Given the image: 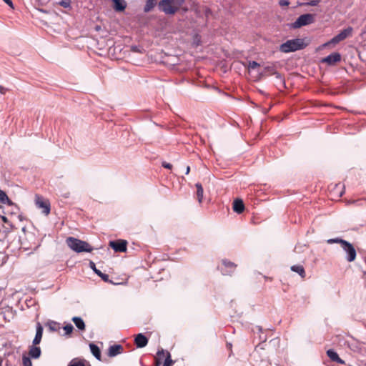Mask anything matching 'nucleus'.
Instances as JSON below:
<instances>
[{"mask_svg": "<svg viewBox=\"0 0 366 366\" xmlns=\"http://www.w3.org/2000/svg\"><path fill=\"white\" fill-rule=\"evenodd\" d=\"M184 2L185 0H161L158 4V9L167 15H174Z\"/></svg>", "mask_w": 366, "mask_h": 366, "instance_id": "f257e3e1", "label": "nucleus"}, {"mask_svg": "<svg viewBox=\"0 0 366 366\" xmlns=\"http://www.w3.org/2000/svg\"><path fill=\"white\" fill-rule=\"evenodd\" d=\"M307 46L303 39H293L287 40L280 46V51L282 53H290L302 50Z\"/></svg>", "mask_w": 366, "mask_h": 366, "instance_id": "f03ea898", "label": "nucleus"}, {"mask_svg": "<svg viewBox=\"0 0 366 366\" xmlns=\"http://www.w3.org/2000/svg\"><path fill=\"white\" fill-rule=\"evenodd\" d=\"M66 241L68 247L77 253L91 252L94 249L88 242L73 237H67Z\"/></svg>", "mask_w": 366, "mask_h": 366, "instance_id": "7ed1b4c3", "label": "nucleus"}, {"mask_svg": "<svg viewBox=\"0 0 366 366\" xmlns=\"http://www.w3.org/2000/svg\"><path fill=\"white\" fill-rule=\"evenodd\" d=\"M315 21V16L312 14H305L300 15L295 22L290 25L292 29H298L304 26H307Z\"/></svg>", "mask_w": 366, "mask_h": 366, "instance_id": "20e7f679", "label": "nucleus"}, {"mask_svg": "<svg viewBox=\"0 0 366 366\" xmlns=\"http://www.w3.org/2000/svg\"><path fill=\"white\" fill-rule=\"evenodd\" d=\"M352 28L351 26H348L347 28L342 30L338 34L335 35L333 38L331 39V40L324 44L325 46H328L330 44H336L350 36L352 35Z\"/></svg>", "mask_w": 366, "mask_h": 366, "instance_id": "39448f33", "label": "nucleus"}, {"mask_svg": "<svg viewBox=\"0 0 366 366\" xmlns=\"http://www.w3.org/2000/svg\"><path fill=\"white\" fill-rule=\"evenodd\" d=\"M341 247L346 254L345 259L347 261L349 262L355 261L357 256V252L353 244L345 241Z\"/></svg>", "mask_w": 366, "mask_h": 366, "instance_id": "423d86ee", "label": "nucleus"}, {"mask_svg": "<svg viewBox=\"0 0 366 366\" xmlns=\"http://www.w3.org/2000/svg\"><path fill=\"white\" fill-rule=\"evenodd\" d=\"M35 204L36 206L42 209V213L47 215L50 212V203L48 200L44 199L42 197L39 195H36L35 197Z\"/></svg>", "mask_w": 366, "mask_h": 366, "instance_id": "0eeeda50", "label": "nucleus"}, {"mask_svg": "<svg viewBox=\"0 0 366 366\" xmlns=\"http://www.w3.org/2000/svg\"><path fill=\"white\" fill-rule=\"evenodd\" d=\"M222 264L224 268L222 267L221 271L224 275L231 274L237 267L236 264L226 259H222Z\"/></svg>", "mask_w": 366, "mask_h": 366, "instance_id": "6e6552de", "label": "nucleus"}, {"mask_svg": "<svg viewBox=\"0 0 366 366\" xmlns=\"http://www.w3.org/2000/svg\"><path fill=\"white\" fill-rule=\"evenodd\" d=\"M109 245L115 252H124L127 250V242L125 240L111 241Z\"/></svg>", "mask_w": 366, "mask_h": 366, "instance_id": "1a4fd4ad", "label": "nucleus"}, {"mask_svg": "<svg viewBox=\"0 0 366 366\" xmlns=\"http://www.w3.org/2000/svg\"><path fill=\"white\" fill-rule=\"evenodd\" d=\"M341 55L338 52H333L322 59V62L327 63L328 65H334L337 62L340 61Z\"/></svg>", "mask_w": 366, "mask_h": 366, "instance_id": "9d476101", "label": "nucleus"}, {"mask_svg": "<svg viewBox=\"0 0 366 366\" xmlns=\"http://www.w3.org/2000/svg\"><path fill=\"white\" fill-rule=\"evenodd\" d=\"M148 338L142 333H139L135 336L134 343L138 348H142L148 344Z\"/></svg>", "mask_w": 366, "mask_h": 366, "instance_id": "9b49d317", "label": "nucleus"}, {"mask_svg": "<svg viewBox=\"0 0 366 366\" xmlns=\"http://www.w3.org/2000/svg\"><path fill=\"white\" fill-rule=\"evenodd\" d=\"M123 347L121 345H111L109 348L108 355L109 357H115L119 354L122 353Z\"/></svg>", "mask_w": 366, "mask_h": 366, "instance_id": "f8f14e48", "label": "nucleus"}, {"mask_svg": "<svg viewBox=\"0 0 366 366\" xmlns=\"http://www.w3.org/2000/svg\"><path fill=\"white\" fill-rule=\"evenodd\" d=\"M327 355L330 357V359L335 362L340 363V364H345V361L342 360L336 351H335L333 349H329L327 351Z\"/></svg>", "mask_w": 366, "mask_h": 366, "instance_id": "ddd939ff", "label": "nucleus"}, {"mask_svg": "<svg viewBox=\"0 0 366 366\" xmlns=\"http://www.w3.org/2000/svg\"><path fill=\"white\" fill-rule=\"evenodd\" d=\"M233 210L237 214H241L244 210V204L242 199H237L233 202Z\"/></svg>", "mask_w": 366, "mask_h": 366, "instance_id": "4468645a", "label": "nucleus"}, {"mask_svg": "<svg viewBox=\"0 0 366 366\" xmlns=\"http://www.w3.org/2000/svg\"><path fill=\"white\" fill-rule=\"evenodd\" d=\"M114 9L116 11H123L127 7V3L124 0H112Z\"/></svg>", "mask_w": 366, "mask_h": 366, "instance_id": "2eb2a0df", "label": "nucleus"}, {"mask_svg": "<svg viewBox=\"0 0 366 366\" xmlns=\"http://www.w3.org/2000/svg\"><path fill=\"white\" fill-rule=\"evenodd\" d=\"M41 349L37 346H31L29 351V357L37 359L41 356Z\"/></svg>", "mask_w": 366, "mask_h": 366, "instance_id": "dca6fc26", "label": "nucleus"}, {"mask_svg": "<svg viewBox=\"0 0 366 366\" xmlns=\"http://www.w3.org/2000/svg\"><path fill=\"white\" fill-rule=\"evenodd\" d=\"M167 352L163 349L159 350L157 353V356L155 357V366H159L162 363L163 359H165L167 356Z\"/></svg>", "mask_w": 366, "mask_h": 366, "instance_id": "f3484780", "label": "nucleus"}, {"mask_svg": "<svg viewBox=\"0 0 366 366\" xmlns=\"http://www.w3.org/2000/svg\"><path fill=\"white\" fill-rule=\"evenodd\" d=\"M71 320L74 323L75 326L78 328V330H79L80 331L85 330V323L81 317H72Z\"/></svg>", "mask_w": 366, "mask_h": 366, "instance_id": "a211bd4d", "label": "nucleus"}, {"mask_svg": "<svg viewBox=\"0 0 366 366\" xmlns=\"http://www.w3.org/2000/svg\"><path fill=\"white\" fill-rule=\"evenodd\" d=\"M89 348L92 355L98 360H101V351L99 347L94 343L89 344Z\"/></svg>", "mask_w": 366, "mask_h": 366, "instance_id": "6ab92c4d", "label": "nucleus"}, {"mask_svg": "<svg viewBox=\"0 0 366 366\" xmlns=\"http://www.w3.org/2000/svg\"><path fill=\"white\" fill-rule=\"evenodd\" d=\"M0 203L3 204L7 205H13L14 203L8 197L6 192L1 189H0Z\"/></svg>", "mask_w": 366, "mask_h": 366, "instance_id": "aec40b11", "label": "nucleus"}, {"mask_svg": "<svg viewBox=\"0 0 366 366\" xmlns=\"http://www.w3.org/2000/svg\"><path fill=\"white\" fill-rule=\"evenodd\" d=\"M290 269L292 272H297V274H299V275L301 277L304 278L305 277V271L303 266L299 265V264L292 265Z\"/></svg>", "mask_w": 366, "mask_h": 366, "instance_id": "412c9836", "label": "nucleus"}, {"mask_svg": "<svg viewBox=\"0 0 366 366\" xmlns=\"http://www.w3.org/2000/svg\"><path fill=\"white\" fill-rule=\"evenodd\" d=\"M157 4V0H147L144 6V11L148 13L151 11Z\"/></svg>", "mask_w": 366, "mask_h": 366, "instance_id": "4be33fe9", "label": "nucleus"}, {"mask_svg": "<svg viewBox=\"0 0 366 366\" xmlns=\"http://www.w3.org/2000/svg\"><path fill=\"white\" fill-rule=\"evenodd\" d=\"M195 187L197 188V199L198 200V202L199 203H201L202 202V199H203V193H204V189H203V187H202V185L197 182L196 184H195Z\"/></svg>", "mask_w": 366, "mask_h": 366, "instance_id": "5701e85b", "label": "nucleus"}, {"mask_svg": "<svg viewBox=\"0 0 366 366\" xmlns=\"http://www.w3.org/2000/svg\"><path fill=\"white\" fill-rule=\"evenodd\" d=\"M44 328L40 322H37L36 325V335L35 337L41 340L43 335Z\"/></svg>", "mask_w": 366, "mask_h": 366, "instance_id": "b1692460", "label": "nucleus"}, {"mask_svg": "<svg viewBox=\"0 0 366 366\" xmlns=\"http://www.w3.org/2000/svg\"><path fill=\"white\" fill-rule=\"evenodd\" d=\"M346 240L343 239H341L340 237H336V238H332V239H329L327 240V242L330 244H334V243H337V244H340L341 247L343 245V244L345 243Z\"/></svg>", "mask_w": 366, "mask_h": 366, "instance_id": "393cba45", "label": "nucleus"}, {"mask_svg": "<svg viewBox=\"0 0 366 366\" xmlns=\"http://www.w3.org/2000/svg\"><path fill=\"white\" fill-rule=\"evenodd\" d=\"M173 364L174 361L172 360L171 354L169 352H167V356L165 357L162 366H172Z\"/></svg>", "mask_w": 366, "mask_h": 366, "instance_id": "a878e982", "label": "nucleus"}, {"mask_svg": "<svg viewBox=\"0 0 366 366\" xmlns=\"http://www.w3.org/2000/svg\"><path fill=\"white\" fill-rule=\"evenodd\" d=\"M68 366H85V365L83 361L74 359L69 362Z\"/></svg>", "mask_w": 366, "mask_h": 366, "instance_id": "bb28decb", "label": "nucleus"}, {"mask_svg": "<svg viewBox=\"0 0 366 366\" xmlns=\"http://www.w3.org/2000/svg\"><path fill=\"white\" fill-rule=\"evenodd\" d=\"M47 326L49 327V330L52 332H55L57 330V323L54 321H49L47 322Z\"/></svg>", "mask_w": 366, "mask_h": 366, "instance_id": "cd10ccee", "label": "nucleus"}, {"mask_svg": "<svg viewBox=\"0 0 366 366\" xmlns=\"http://www.w3.org/2000/svg\"><path fill=\"white\" fill-rule=\"evenodd\" d=\"M66 335H70L74 330V327L71 323H68L63 327Z\"/></svg>", "mask_w": 366, "mask_h": 366, "instance_id": "c85d7f7f", "label": "nucleus"}, {"mask_svg": "<svg viewBox=\"0 0 366 366\" xmlns=\"http://www.w3.org/2000/svg\"><path fill=\"white\" fill-rule=\"evenodd\" d=\"M23 366H32V362L29 357L23 356L22 357Z\"/></svg>", "mask_w": 366, "mask_h": 366, "instance_id": "c756f323", "label": "nucleus"}, {"mask_svg": "<svg viewBox=\"0 0 366 366\" xmlns=\"http://www.w3.org/2000/svg\"><path fill=\"white\" fill-rule=\"evenodd\" d=\"M275 70L276 69L273 65L266 66L264 68V73H268L269 75H272Z\"/></svg>", "mask_w": 366, "mask_h": 366, "instance_id": "7c9ffc66", "label": "nucleus"}, {"mask_svg": "<svg viewBox=\"0 0 366 366\" xmlns=\"http://www.w3.org/2000/svg\"><path fill=\"white\" fill-rule=\"evenodd\" d=\"M320 1H321V0H311L310 1L303 3L302 5L316 6L320 4Z\"/></svg>", "mask_w": 366, "mask_h": 366, "instance_id": "2f4dec72", "label": "nucleus"}, {"mask_svg": "<svg viewBox=\"0 0 366 366\" xmlns=\"http://www.w3.org/2000/svg\"><path fill=\"white\" fill-rule=\"evenodd\" d=\"M59 4L66 9L69 8L71 6L69 0H61Z\"/></svg>", "mask_w": 366, "mask_h": 366, "instance_id": "473e14b6", "label": "nucleus"}, {"mask_svg": "<svg viewBox=\"0 0 366 366\" xmlns=\"http://www.w3.org/2000/svg\"><path fill=\"white\" fill-rule=\"evenodd\" d=\"M97 275L102 278V280L107 282H109V275L104 273H102V272H99L97 273Z\"/></svg>", "mask_w": 366, "mask_h": 366, "instance_id": "72a5a7b5", "label": "nucleus"}, {"mask_svg": "<svg viewBox=\"0 0 366 366\" xmlns=\"http://www.w3.org/2000/svg\"><path fill=\"white\" fill-rule=\"evenodd\" d=\"M259 66V64L257 63V61H249V69H256L257 67H258Z\"/></svg>", "mask_w": 366, "mask_h": 366, "instance_id": "f704fd0d", "label": "nucleus"}, {"mask_svg": "<svg viewBox=\"0 0 366 366\" xmlns=\"http://www.w3.org/2000/svg\"><path fill=\"white\" fill-rule=\"evenodd\" d=\"M89 267L91 269H92V270L94 271V272L97 274V273L99 272H101L99 269H98L97 267H96V265H95V263L92 261H90L89 262Z\"/></svg>", "mask_w": 366, "mask_h": 366, "instance_id": "c9c22d12", "label": "nucleus"}, {"mask_svg": "<svg viewBox=\"0 0 366 366\" xmlns=\"http://www.w3.org/2000/svg\"><path fill=\"white\" fill-rule=\"evenodd\" d=\"M272 75H274L277 79H279L281 81H283L281 74L280 72H278L277 70H275Z\"/></svg>", "mask_w": 366, "mask_h": 366, "instance_id": "e433bc0d", "label": "nucleus"}, {"mask_svg": "<svg viewBox=\"0 0 366 366\" xmlns=\"http://www.w3.org/2000/svg\"><path fill=\"white\" fill-rule=\"evenodd\" d=\"M162 166L164 168L169 169H171L172 168V165L170 163H168V162H163L162 163Z\"/></svg>", "mask_w": 366, "mask_h": 366, "instance_id": "4c0bfd02", "label": "nucleus"}, {"mask_svg": "<svg viewBox=\"0 0 366 366\" xmlns=\"http://www.w3.org/2000/svg\"><path fill=\"white\" fill-rule=\"evenodd\" d=\"M279 4L282 6H288L290 4V1L289 0H280Z\"/></svg>", "mask_w": 366, "mask_h": 366, "instance_id": "58836bf2", "label": "nucleus"}, {"mask_svg": "<svg viewBox=\"0 0 366 366\" xmlns=\"http://www.w3.org/2000/svg\"><path fill=\"white\" fill-rule=\"evenodd\" d=\"M10 8L14 9V4L11 0H3Z\"/></svg>", "mask_w": 366, "mask_h": 366, "instance_id": "ea45409f", "label": "nucleus"}, {"mask_svg": "<svg viewBox=\"0 0 366 366\" xmlns=\"http://www.w3.org/2000/svg\"><path fill=\"white\" fill-rule=\"evenodd\" d=\"M41 340H40V339L36 338V337H34V340H33V342H32L33 345H34V346H36V345H39V344L41 342Z\"/></svg>", "mask_w": 366, "mask_h": 366, "instance_id": "a19ab883", "label": "nucleus"}, {"mask_svg": "<svg viewBox=\"0 0 366 366\" xmlns=\"http://www.w3.org/2000/svg\"><path fill=\"white\" fill-rule=\"evenodd\" d=\"M7 92V89L4 87L3 86H0V93L2 94H6V92Z\"/></svg>", "mask_w": 366, "mask_h": 366, "instance_id": "79ce46f5", "label": "nucleus"}, {"mask_svg": "<svg viewBox=\"0 0 366 366\" xmlns=\"http://www.w3.org/2000/svg\"><path fill=\"white\" fill-rule=\"evenodd\" d=\"M259 338L262 342H265L267 339L266 335H259Z\"/></svg>", "mask_w": 366, "mask_h": 366, "instance_id": "37998d69", "label": "nucleus"}, {"mask_svg": "<svg viewBox=\"0 0 366 366\" xmlns=\"http://www.w3.org/2000/svg\"><path fill=\"white\" fill-rule=\"evenodd\" d=\"M255 327L257 330L258 332H259V333L262 332V327L261 326H256Z\"/></svg>", "mask_w": 366, "mask_h": 366, "instance_id": "c03bdc74", "label": "nucleus"}, {"mask_svg": "<svg viewBox=\"0 0 366 366\" xmlns=\"http://www.w3.org/2000/svg\"><path fill=\"white\" fill-rule=\"evenodd\" d=\"M189 171H190V167H189V166H187V169H186L185 174H188L189 173Z\"/></svg>", "mask_w": 366, "mask_h": 366, "instance_id": "a18cd8bd", "label": "nucleus"}, {"mask_svg": "<svg viewBox=\"0 0 366 366\" xmlns=\"http://www.w3.org/2000/svg\"><path fill=\"white\" fill-rule=\"evenodd\" d=\"M1 219H2L3 222H8L7 218L6 217H4V216H2Z\"/></svg>", "mask_w": 366, "mask_h": 366, "instance_id": "49530a36", "label": "nucleus"}, {"mask_svg": "<svg viewBox=\"0 0 366 366\" xmlns=\"http://www.w3.org/2000/svg\"><path fill=\"white\" fill-rule=\"evenodd\" d=\"M344 192H345L344 190L340 191V192L339 194V197H342L343 195Z\"/></svg>", "mask_w": 366, "mask_h": 366, "instance_id": "de8ad7c7", "label": "nucleus"}, {"mask_svg": "<svg viewBox=\"0 0 366 366\" xmlns=\"http://www.w3.org/2000/svg\"><path fill=\"white\" fill-rule=\"evenodd\" d=\"M132 50L133 51H137V46H132Z\"/></svg>", "mask_w": 366, "mask_h": 366, "instance_id": "09e8293b", "label": "nucleus"}]
</instances>
